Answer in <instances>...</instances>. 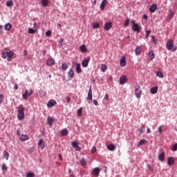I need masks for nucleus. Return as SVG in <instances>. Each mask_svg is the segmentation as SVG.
Here are the masks:
<instances>
[{"label": "nucleus", "instance_id": "obj_1", "mask_svg": "<svg viewBox=\"0 0 177 177\" xmlns=\"http://www.w3.org/2000/svg\"><path fill=\"white\" fill-rule=\"evenodd\" d=\"M14 53H13V51L6 49L3 53L1 57H3V59H6L7 57L8 62H10L12 60V57H13Z\"/></svg>", "mask_w": 177, "mask_h": 177}, {"label": "nucleus", "instance_id": "obj_2", "mask_svg": "<svg viewBox=\"0 0 177 177\" xmlns=\"http://www.w3.org/2000/svg\"><path fill=\"white\" fill-rule=\"evenodd\" d=\"M167 50H172L173 52H175V50H176L177 47L174 46V40L171 39V40H169V41H167Z\"/></svg>", "mask_w": 177, "mask_h": 177}, {"label": "nucleus", "instance_id": "obj_3", "mask_svg": "<svg viewBox=\"0 0 177 177\" xmlns=\"http://www.w3.org/2000/svg\"><path fill=\"white\" fill-rule=\"evenodd\" d=\"M142 88H140V86L139 84H137L136 86V88H135V95H136V97L138 98V99H140V97L142 96Z\"/></svg>", "mask_w": 177, "mask_h": 177}, {"label": "nucleus", "instance_id": "obj_4", "mask_svg": "<svg viewBox=\"0 0 177 177\" xmlns=\"http://www.w3.org/2000/svg\"><path fill=\"white\" fill-rule=\"evenodd\" d=\"M32 93H34V90H32V88H30V91H28V90H26L25 93L22 95V97L23 99H24V100H27V99H28V97L31 96Z\"/></svg>", "mask_w": 177, "mask_h": 177}, {"label": "nucleus", "instance_id": "obj_5", "mask_svg": "<svg viewBox=\"0 0 177 177\" xmlns=\"http://www.w3.org/2000/svg\"><path fill=\"white\" fill-rule=\"evenodd\" d=\"M86 100H87L88 103H89L90 104H91V103H92L93 102V100H92V86H90V88L88 90Z\"/></svg>", "mask_w": 177, "mask_h": 177}, {"label": "nucleus", "instance_id": "obj_6", "mask_svg": "<svg viewBox=\"0 0 177 177\" xmlns=\"http://www.w3.org/2000/svg\"><path fill=\"white\" fill-rule=\"evenodd\" d=\"M89 62H91V57H87L82 62V67H84V68L88 67V65L89 64Z\"/></svg>", "mask_w": 177, "mask_h": 177}, {"label": "nucleus", "instance_id": "obj_7", "mask_svg": "<svg viewBox=\"0 0 177 177\" xmlns=\"http://www.w3.org/2000/svg\"><path fill=\"white\" fill-rule=\"evenodd\" d=\"M73 149H75V150H76V151H80L81 150V147H80V146H78V142L76 141H73L71 143Z\"/></svg>", "mask_w": 177, "mask_h": 177}, {"label": "nucleus", "instance_id": "obj_8", "mask_svg": "<svg viewBox=\"0 0 177 177\" xmlns=\"http://www.w3.org/2000/svg\"><path fill=\"white\" fill-rule=\"evenodd\" d=\"M111 27H113V22H106L104 26V28L106 31L110 30Z\"/></svg>", "mask_w": 177, "mask_h": 177}, {"label": "nucleus", "instance_id": "obj_9", "mask_svg": "<svg viewBox=\"0 0 177 177\" xmlns=\"http://www.w3.org/2000/svg\"><path fill=\"white\" fill-rule=\"evenodd\" d=\"M132 30L133 31H136V32L139 33L140 32V30H142V28L140 27V26H139V24H136V25H133L132 26Z\"/></svg>", "mask_w": 177, "mask_h": 177}, {"label": "nucleus", "instance_id": "obj_10", "mask_svg": "<svg viewBox=\"0 0 177 177\" xmlns=\"http://www.w3.org/2000/svg\"><path fill=\"white\" fill-rule=\"evenodd\" d=\"M100 174V169L99 167H95L93 169L92 174L95 176H99V174Z\"/></svg>", "mask_w": 177, "mask_h": 177}, {"label": "nucleus", "instance_id": "obj_11", "mask_svg": "<svg viewBox=\"0 0 177 177\" xmlns=\"http://www.w3.org/2000/svg\"><path fill=\"white\" fill-rule=\"evenodd\" d=\"M56 104H57V102H56L55 100H50L47 103L48 107H53V106H56Z\"/></svg>", "mask_w": 177, "mask_h": 177}, {"label": "nucleus", "instance_id": "obj_12", "mask_svg": "<svg viewBox=\"0 0 177 177\" xmlns=\"http://www.w3.org/2000/svg\"><path fill=\"white\" fill-rule=\"evenodd\" d=\"M128 79L127 78V76L122 75L120 78V85H124V84H126Z\"/></svg>", "mask_w": 177, "mask_h": 177}, {"label": "nucleus", "instance_id": "obj_13", "mask_svg": "<svg viewBox=\"0 0 177 177\" xmlns=\"http://www.w3.org/2000/svg\"><path fill=\"white\" fill-rule=\"evenodd\" d=\"M55 60L53 59V58H50L48 59H47L46 61V64L47 66H55Z\"/></svg>", "mask_w": 177, "mask_h": 177}, {"label": "nucleus", "instance_id": "obj_14", "mask_svg": "<svg viewBox=\"0 0 177 177\" xmlns=\"http://www.w3.org/2000/svg\"><path fill=\"white\" fill-rule=\"evenodd\" d=\"M47 122L49 127H52V125H53V122H55V118L52 117H48L47 120Z\"/></svg>", "mask_w": 177, "mask_h": 177}, {"label": "nucleus", "instance_id": "obj_15", "mask_svg": "<svg viewBox=\"0 0 177 177\" xmlns=\"http://www.w3.org/2000/svg\"><path fill=\"white\" fill-rule=\"evenodd\" d=\"M39 147L40 149H41V150L45 149V142H44L43 139L39 140Z\"/></svg>", "mask_w": 177, "mask_h": 177}, {"label": "nucleus", "instance_id": "obj_16", "mask_svg": "<svg viewBox=\"0 0 177 177\" xmlns=\"http://www.w3.org/2000/svg\"><path fill=\"white\" fill-rule=\"evenodd\" d=\"M157 10V4H153L150 8H149V12L151 13H154Z\"/></svg>", "mask_w": 177, "mask_h": 177}, {"label": "nucleus", "instance_id": "obj_17", "mask_svg": "<svg viewBox=\"0 0 177 177\" xmlns=\"http://www.w3.org/2000/svg\"><path fill=\"white\" fill-rule=\"evenodd\" d=\"M150 92H151V93H152V95H156V93H157V92H158V86H154V87L151 88Z\"/></svg>", "mask_w": 177, "mask_h": 177}, {"label": "nucleus", "instance_id": "obj_18", "mask_svg": "<svg viewBox=\"0 0 177 177\" xmlns=\"http://www.w3.org/2000/svg\"><path fill=\"white\" fill-rule=\"evenodd\" d=\"M158 160L162 162L164 161V160H165V152H162L160 154H159Z\"/></svg>", "mask_w": 177, "mask_h": 177}, {"label": "nucleus", "instance_id": "obj_19", "mask_svg": "<svg viewBox=\"0 0 177 177\" xmlns=\"http://www.w3.org/2000/svg\"><path fill=\"white\" fill-rule=\"evenodd\" d=\"M17 113H24V106L23 104H20L19 106L17 107Z\"/></svg>", "mask_w": 177, "mask_h": 177}, {"label": "nucleus", "instance_id": "obj_20", "mask_svg": "<svg viewBox=\"0 0 177 177\" xmlns=\"http://www.w3.org/2000/svg\"><path fill=\"white\" fill-rule=\"evenodd\" d=\"M108 2L107 0H103L100 5L101 10H104V8H106V5H107Z\"/></svg>", "mask_w": 177, "mask_h": 177}, {"label": "nucleus", "instance_id": "obj_21", "mask_svg": "<svg viewBox=\"0 0 177 177\" xmlns=\"http://www.w3.org/2000/svg\"><path fill=\"white\" fill-rule=\"evenodd\" d=\"M174 162H175V160L172 157H169L167 158L168 165H174Z\"/></svg>", "mask_w": 177, "mask_h": 177}, {"label": "nucleus", "instance_id": "obj_22", "mask_svg": "<svg viewBox=\"0 0 177 177\" xmlns=\"http://www.w3.org/2000/svg\"><path fill=\"white\" fill-rule=\"evenodd\" d=\"M173 17H174V11H172V10H169L167 20H171Z\"/></svg>", "mask_w": 177, "mask_h": 177}, {"label": "nucleus", "instance_id": "obj_23", "mask_svg": "<svg viewBox=\"0 0 177 177\" xmlns=\"http://www.w3.org/2000/svg\"><path fill=\"white\" fill-rule=\"evenodd\" d=\"M106 147L111 151H114V150H115V145H114V144H110L107 145Z\"/></svg>", "mask_w": 177, "mask_h": 177}, {"label": "nucleus", "instance_id": "obj_24", "mask_svg": "<svg viewBox=\"0 0 177 177\" xmlns=\"http://www.w3.org/2000/svg\"><path fill=\"white\" fill-rule=\"evenodd\" d=\"M76 72L77 74H81L82 72V69H81V64H76Z\"/></svg>", "mask_w": 177, "mask_h": 177}, {"label": "nucleus", "instance_id": "obj_25", "mask_svg": "<svg viewBox=\"0 0 177 177\" xmlns=\"http://www.w3.org/2000/svg\"><path fill=\"white\" fill-rule=\"evenodd\" d=\"M138 132H139L138 136H140L145 132V125L143 124H141V128L138 129Z\"/></svg>", "mask_w": 177, "mask_h": 177}, {"label": "nucleus", "instance_id": "obj_26", "mask_svg": "<svg viewBox=\"0 0 177 177\" xmlns=\"http://www.w3.org/2000/svg\"><path fill=\"white\" fill-rule=\"evenodd\" d=\"M120 66L121 67H125L127 66V59H125V57L120 59Z\"/></svg>", "mask_w": 177, "mask_h": 177}, {"label": "nucleus", "instance_id": "obj_27", "mask_svg": "<svg viewBox=\"0 0 177 177\" xmlns=\"http://www.w3.org/2000/svg\"><path fill=\"white\" fill-rule=\"evenodd\" d=\"M41 3L44 8H46L49 5V0H41Z\"/></svg>", "mask_w": 177, "mask_h": 177}, {"label": "nucleus", "instance_id": "obj_28", "mask_svg": "<svg viewBox=\"0 0 177 177\" xmlns=\"http://www.w3.org/2000/svg\"><path fill=\"white\" fill-rule=\"evenodd\" d=\"M17 117H18V120H19L20 121H23L25 117L24 112L18 113Z\"/></svg>", "mask_w": 177, "mask_h": 177}, {"label": "nucleus", "instance_id": "obj_29", "mask_svg": "<svg viewBox=\"0 0 177 177\" xmlns=\"http://www.w3.org/2000/svg\"><path fill=\"white\" fill-rule=\"evenodd\" d=\"M141 53V48L140 46H137L136 48L135 49V54L136 56H139Z\"/></svg>", "mask_w": 177, "mask_h": 177}, {"label": "nucleus", "instance_id": "obj_30", "mask_svg": "<svg viewBox=\"0 0 177 177\" xmlns=\"http://www.w3.org/2000/svg\"><path fill=\"white\" fill-rule=\"evenodd\" d=\"M62 136H67L68 135V130L64 129L61 131Z\"/></svg>", "mask_w": 177, "mask_h": 177}, {"label": "nucleus", "instance_id": "obj_31", "mask_svg": "<svg viewBox=\"0 0 177 177\" xmlns=\"http://www.w3.org/2000/svg\"><path fill=\"white\" fill-rule=\"evenodd\" d=\"M80 50L83 52V53H85V52H88L86 46H85V44H82V46H80Z\"/></svg>", "mask_w": 177, "mask_h": 177}, {"label": "nucleus", "instance_id": "obj_32", "mask_svg": "<svg viewBox=\"0 0 177 177\" xmlns=\"http://www.w3.org/2000/svg\"><path fill=\"white\" fill-rule=\"evenodd\" d=\"M20 140H21L22 142H24V140H28V136L27 135H21L19 137Z\"/></svg>", "mask_w": 177, "mask_h": 177}, {"label": "nucleus", "instance_id": "obj_33", "mask_svg": "<svg viewBox=\"0 0 177 177\" xmlns=\"http://www.w3.org/2000/svg\"><path fill=\"white\" fill-rule=\"evenodd\" d=\"M149 59H151V60H153V59H154L155 55H154V51H153V50H151L149 51Z\"/></svg>", "mask_w": 177, "mask_h": 177}, {"label": "nucleus", "instance_id": "obj_34", "mask_svg": "<svg viewBox=\"0 0 177 177\" xmlns=\"http://www.w3.org/2000/svg\"><path fill=\"white\" fill-rule=\"evenodd\" d=\"M146 143H147V140L145 139L140 140V142L138 143V147H139V146L146 145Z\"/></svg>", "mask_w": 177, "mask_h": 177}, {"label": "nucleus", "instance_id": "obj_35", "mask_svg": "<svg viewBox=\"0 0 177 177\" xmlns=\"http://www.w3.org/2000/svg\"><path fill=\"white\" fill-rule=\"evenodd\" d=\"M15 4L13 3V1L9 0L6 2V6L8 8H12Z\"/></svg>", "mask_w": 177, "mask_h": 177}, {"label": "nucleus", "instance_id": "obj_36", "mask_svg": "<svg viewBox=\"0 0 177 177\" xmlns=\"http://www.w3.org/2000/svg\"><path fill=\"white\" fill-rule=\"evenodd\" d=\"M4 28L7 31L10 30V28H12V24H10V23L6 24L4 26Z\"/></svg>", "mask_w": 177, "mask_h": 177}, {"label": "nucleus", "instance_id": "obj_37", "mask_svg": "<svg viewBox=\"0 0 177 177\" xmlns=\"http://www.w3.org/2000/svg\"><path fill=\"white\" fill-rule=\"evenodd\" d=\"M80 162H81L82 167H85V165L88 164V162H86V160H85V158H82V160H80Z\"/></svg>", "mask_w": 177, "mask_h": 177}, {"label": "nucleus", "instance_id": "obj_38", "mask_svg": "<svg viewBox=\"0 0 177 177\" xmlns=\"http://www.w3.org/2000/svg\"><path fill=\"white\" fill-rule=\"evenodd\" d=\"M106 70H107V66H106V64H102L101 71H102V73H106Z\"/></svg>", "mask_w": 177, "mask_h": 177}, {"label": "nucleus", "instance_id": "obj_39", "mask_svg": "<svg viewBox=\"0 0 177 177\" xmlns=\"http://www.w3.org/2000/svg\"><path fill=\"white\" fill-rule=\"evenodd\" d=\"M68 74L71 78H74V71L73 69H70Z\"/></svg>", "mask_w": 177, "mask_h": 177}, {"label": "nucleus", "instance_id": "obj_40", "mask_svg": "<svg viewBox=\"0 0 177 177\" xmlns=\"http://www.w3.org/2000/svg\"><path fill=\"white\" fill-rule=\"evenodd\" d=\"M156 75L159 78H164V74L161 71H156Z\"/></svg>", "mask_w": 177, "mask_h": 177}, {"label": "nucleus", "instance_id": "obj_41", "mask_svg": "<svg viewBox=\"0 0 177 177\" xmlns=\"http://www.w3.org/2000/svg\"><path fill=\"white\" fill-rule=\"evenodd\" d=\"M3 157L6 160H9V152L4 151Z\"/></svg>", "mask_w": 177, "mask_h": 177}, {"label": "nucleus", "instance_id": "obj_42", "mask_svg": "<svg viewBox=\"0 0 177 177\" xmlns=\"http://www.w3.org/2000/svg\"><path fill=\"white\" fill-rule=\"evenodd\" d=\"M77 117H81V115H82V107L77 110Z\"/></svg>", "mask_w": 177, "mask_h": 177}, {"label": "nucleus", "instance_id": "obj_43", "mask_svg": "<svg viewBox=\"0 0 177 177\" xmlns=\"http://www.w3.org/2000/svg\"><path fill=\"white\" fill-rule=\"evenodd\" d=\"M100 27V24L99 23H93V28L96 29Z\"/></svg>", "mask_w": 177, "mask_h": 177}, {"label": "nucleus", "instance_id": "obj_44", "mask_svg": "<svg viewBox=\"0 0 177 177\" xmlns=\"http://www.w3.org/2000/svg\"><path fill=\"white\" fill-rule=\"evenodd\" d=\"M67 68H68V65H67V64H62V70L66 71Z\"/></svg>", "mask_w": 177, "mask_h": 177}, {"label": "nucleus", "instance_id": "obj_45", "mask_svg": "<svg viewBox=\"0 0 177 177\" xmlns=\"http://www.w3.org/2000/svg\"><path fill=\"white\" fill-rule=\"evenodd\" d=\"M29 34H35L37 32V30H34L32 28H30L28 29Z\"/></svg>", "mask_w": 177, "mask_h": 177}, {"label": "nucleus", "instance_id": "obj_46", "mask_svg": "<svg viewBox=\"0 0 177 177\" xmlns=\"http://www.w3.org/2000/svg\"><path fill=\"white\" fill-rule=\"evenodd\" d=\"M26 177H35V174L32 172H28L26 174Z\"/></svg>", "mask_w": 177, "mask_h": 177}, {"label": "nucleus", "instance_id": "obj_47", "mask_svg": "<svg viewBox=\"0 0 177 177\" xmlns=\"http://www.w3.org/2000/svg\"><path fill=\"white\" fill-rule=\"evenodd\" d=\"M3 99H5V96L3 94H0V106L3 103Z\"/></svg>", "mask_w": 177, "mask_h": 177}, {"label": "nucleus", "instance_id": "obj_48", "mask_svg": "<svg viewBox=\"0 0 177 177\" xmlns=\"http://www.w3.org/2000/svg\"><path fill=\"white\" fill-rule=\"evenodd\" d=\"M63 42H64V39H60L59 43H58V46L62 48V46H63Z\"/></svg>", "mask_w": 177, "mask_h": 177}, {"label": "nucleus", "instance_id": "obj_49", "mask_svg": "<svg viewBox=\"0 0 177 177\" xmlns=\"http://www.w3.org/2000/svg\"><path fill=\"white\" fill-rule=\"evenodd\" d=\"M129 21H130L129 18H127V19H126V21H125V22H124V26H125L126 27H128V26H129Z\"/></svg>", "mask_w": 177, "mask_h": 177}, {"label": "nucleus", "instance_id": "obj_50", "mask_svg": "<svg viewBox=\"0 0 177 177\" xmlns=\"http://www.w3.org/2000/svg\"><path fill=\"white\" fill-rule=\"evenodd\" d=\"M176 150H177V143H176L174 145H173V147L171 148L172 151H176Z\"/></svg>", "mask_w": 177, "mask_h": 177}, {"label": "nucleus", "instance_id": "obj_51", "mask_svg": "<svg viewBox=\"0 0 177 177\" xmlns=\"http://www.w3.org/2000/svg\"><path fill=\"white\" fill-rule=\"evenodd\" d=\"M1 168L3 171H8V167H6V164H3Z\"/></svg>", "mask_w": 177, "mask_h": 177}, {"label": "nucleus", "instance_id": "obj_52", "mask_svg": "<svg viewBox=\"0 0 177 177\" xmlns=\"http://www.w3.org/2000/svg\"><path fill=\"white\" fill-rule=\"evenodd\" d=\"M46 37H50V35H52V31L48 30L46 32Z\"/></svg>", "mask_w": 177, "mask_h": 177}, {"label": "nucleus", "instance_id": "obj_53", "mask_svg": "<svg viewBox=\"0 0 177 177\" xmlns=\"http://www.w3.org/2000/svg\"><path fill=\"white\" fill-rule=\"evenodd\" d=\"M150 33H151L150 30H146L145 38H149V35H150Z\"/></svg>", "mask_w": 177, "mask_h": 177}, {"label": "nucleus", "instance_id": "obj_54", "mask_svg": "<svg viewBox=\"0 0 177 177\" xmlns=\"http://www.w3.org/2000/svg\"><path fill=\"white\" fill-rule=\"evenodd\" d=\"M158 132H159V133H162V126H160L159 127H158Z\"/></svg>", "mask_w": 177, "mask_h": 177}, {"label": "nucleus", "instance_id": "obj_55", "mask_svg": "<svg viewBox=\"0 0 177 177\" xmlns=\"http://www.w3.org/2000/svg\"><path fill=\"white\" fill-rule=\"evenodd\" d=\"M96 152V147H93L91 149V153H95Z\"/></svg>", "mask_w": 177, "mask_h": 177}, {"label": "nucleus", "instance_id": "obj_56", "mask_svg": "<svg viewBox=\"0 0 177 177\" xmlns=\"http://www.w3.org/2000/svg\"><path fill=\"white\" fill-rule=\"evenodd\" d=\"M93 103L95 106H97V104H98L97 100H93Z\"/></svg>", "mask_w": 177, "mask_h": 177}, {"label": "nucleus", "instance_id": "obj_57", "mask_svg": "<svg viewBox=\"0 0 177 177\" xmlns=\"http://www.w3.org/2000/svg\"><path fill=\"white\" fill-rule=\"evenodd\" d=\"M71 100V97H66V102H67V103H70Z\"/></svg>", "mask_w": 177, "mask_h": 177}, {"label": "nucleus", "instance_id": "obj_58", "mask_svg": "<svg viewBox=\"0 0 177 177\" xmlns=\"http://www.w3.org/2000/svg\"><path fill=\"white\" fill-rule=\"evenodd\" d=\"M15 91H17V89H19V86L17 85V83H15Z\"/></svg>", "mask_w": 177, "mask_h": 177}, {"label": "nucleus", "instance_id": "obj_59", "mask_svg": "<svg viewBox=\"0 0 177 177\" xmlns=\"http://www.w3.org/2000/svg\"><path fill=\"white\" fill-rule=\"evenodd\" d=\"M131 24H133V26L137 25L138 24H136V22L135 21V20H131Z\"/></svg>", "mask_w": 177, "mask_h": 177}, {"label": "nucleus", "instance_id": "obj_60", "mask_svg": "<svg viewBox=\"0 0 177 177\" xmlns=\"http://www.w3.org/2000/svg\"><path fill=\"white\" fill-rule=\"evenodd\" d=\"M105 100H109V94H106L104 96Z\"/></svg>", "mask_w": 177, "mask_h": 177}, {"label": "nucleus", "instance_id": "obj_61", "mask_svg": "<svg viewBox=\"0 0 177 177\" xmlns=\"http://www.w3.org/2000/svg\"><path fill=\"white\" fill-rule=\"evenodd\" d=\"M58 157L61 161H63V157H62V154H59Z\"/></svg>", "mask_w": 177, "mask_h": 177}, {"label": "nucleus", "instance_id": "obj_62", "mask_svg": "<svg viewBox=\"0 0 177 177\" xmlns=\"http://www.w3.org/2000/svg\"><path fill=\"white\" fill-rule=\"evenodd\" d=\"M2 28H3V26L2 25L0 26V32L2 34L3 31H2Z\"/></svg>", "mask_w": 177, "mask_h": 177}, {"label": "nucleus", "instance_id": "obj_63", "mask_svg": "<svg viewBox=\"0 0 177 177\" xmlns=\"http://www.w3.org/2000/svg\"><path fill=\"white\" fill-rule=\"evenodd\" d=\"M142 17H143V19H145V20H147V19H148V17H147V15H144L142 16Z\"/></svg>", "mask_w": 177, "mask_h": 177}, {"label": "nucleus", "instance_id": "obj_64", "mask_svg": "<svg viewBox=\"0 0 177 177\" xmlns=\"http://www.w3.org/2000/svg\"><path fill=\"white\" fill-rule=\"evenodd\" d=\"M150 132H151V131L150 130V128H147V133H150Z\"/></svg>", "mask_w": 177, "mask_h": 177}]
</instances>
